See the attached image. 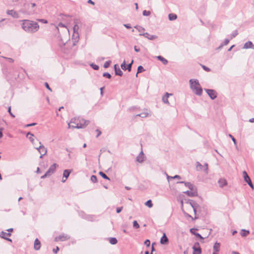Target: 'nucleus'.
Returning a JSON list of instances; mask_svg holds the SVG:
<instances>
[{
  "instance_id": "nucleus-1",
  "label": "nucleus",
  "mask_w": 254,
  "mask_h": 254,
  "mask_svg": "<svg viewBox=\"0 0 254 254\" xmlns=\"http://www.w3.org/2000/svg\"><path fill=\"white\" fill-rule=\"evenodd\" d=\"M22 29L28 33H35L39 29L38 23L29 20H24L21 25Z\"/></svg>"
},
{
  "instance_id": "nucleus-2",
  "label": "nucleus",
  "mask_w": 254,
  "mask_h": 254,
  "mask_svg": "<svg viewBox=\"0 0 254 254\" xmlns=\"http://www.w3.org/2000/svg\"><path fill=\"white\" fill-rule=\"evenodd\" d=\"M89 123L88 120H85L79 118H74L71 119L68 125L69 128H82L86 127Z\"/></svg>"
},
{
  "instance_id": "nucleus-3",
  "label": "nucleus",
  "mask_w": 254,
  "mask_h": 254,
  "mask_svg": "<svg viewBox=\"0 0 254 254\" xmlns=\"http://www.w3.org/2000/svg\"><path fill=\"white\" fill-rule=\"evenodd\" d=\"M190 88L194 94L198 96H201L202 93V88L200 86L197 79H191L189 81Z\"/></svg>"
},
{
  "instance_id": "nucleus-4",
  "label": "nucleus",
  "mask_w": 254,
  "mask_h": 254,
  "mask_svg": "<svg viewBox=\"0 0 254 254\" xmlns=\"http://www.w3.org/2000/svg\"><path fill=\"white\" fill-rule=\"evenodd\" d=\"M36 4L35 3H26L24 4V13L32 15L36 13V9L35 8Z\"/></svg>"
},
{
  "instance_id": "nucleus-5",
  "label": "nucleus",
  "mask_w": 254,
  "mask_h": 254,
  "mask_svg": "<svg viewBox=\"0 0 254 254\" xmlns=\"http://www.w3.org/2000/svg\"><path fill=\"white\" fill-rule=\"evenodd\" d=\"M58 166V165L57 164L54 163L50 167V168L45 173V174L43 176L41 177V179H44L47 177L48 176H50L51 175H52L56 171V168Z\"/></svg>"
},
{
  "instance_id": "nucleus-6",
  "label": "nucleus",
  "mask_w": 254,
  "mask_h": 254,
  "mask_svg": "<svg viewBox=\"0 0 254 254\" xmlns=\"http://www.w3.org/2000/svg\"><path fill=\"white\" fill-rule=\"evenodd\" d=\"M243 175L245 181L248 183V184L249 185V186L252 189L254 190V185L252 182L251 179L249 177L246 171H244L243 172Z\"/></svg>"
},
{
  "instance_id": "nucleus-7",
  "label": "nucleus",
  "mask_w": 254,
  "mask_h": 254,
  "mask_svg": "<svg viewBox=\"0 0 254 254\" xmlns=\"http://www.w3.org/2000/svg\"><path fill=\"white\" fill-rule=\"evenodd\" d=\"M205 91L211 99L214 100L217 98V94L215 90L213 89H205Z\"/></svg>"
},
{
  "instance_id": "nucleus-8",
  "label": "nucleus",
  "mask_w": 254,
  "mask_h": 254,
  "mask_svg": "<svg viewBox=\"0 0 254 254\" xmlns=\"http://www.w3.org/2000/svg\"><path fill=\"white\" fill-rule=\"evenodd\" d=\"M177 184H184L185 186L189 189L190 190H196L195 186L192 183L190 182H178Z\"/></svg>"
},
{
  "instance_id": "nucleus-9",
  "label": "nucleus",
  "mask_w": 254,
  "mask_h": 254,
  "mask_svg": "<svg viewBox=\"0 0 254 254\" xmlns=\"http://www.w3.org/2000/svg\"><path fill=\"white\" fill-rule=\"evenodd\" d=\"M69 239L70 237L68 235L65 234H62L60 235L58 237H56L55 238V241H64Z\"/></svg>"
},
{
  "instance_id": "nucleus-10",
  "label": "nucleus",
  "mask_w": 254,
  "mask_h": 254,
  "mask_svg": "<svg viewBox=\"0 0 254 254\" xmlns=\"http://www.w3.org/2000/svg\"><path fill=\"white\" fill-rule=\"evenodd\" d=\"M39 144H40V145L39 146V152L41 154L40 158H42L43 156L44 155H45L46 154V153L47 152V150L45 147V146L44 145L41 144L40 142H39Z\"/></svg>"
},
{
  "instance_id": "nucleus-11",
  "label": "nucleus",
  "mask_w": 254,
  "mask_h": 254,
  "mask_svg": "<svg viewBox=\"0 0 254 254\" xmlns=\"http://www.w3.org/2000/svg\"><path fill=\"white\" fill-rule=\"evenodd\" d=\"M139 35L143 36L150 40H153L157 38V36L154 35H150L149 33L147 32L144 33H140Z\"/></svg>"
},
{
  "instance_id": "nucleus-12",
  "label": "nucleus",
  "mask_w": 254,
  "mask_h": 254,
  "mask_svg": "<svg viewBox=\"0 0 254 254\" xmlns=\"http://www.w3.org/2000/svg\"><path fill=\"white\" fill-rule=\"evenodd\" d=\"M11 236V234L10 233H7V232H4V231H2L0 233V237L3 239H4L9 242H11L12 240L11 239H9V238H7V236Z\"/></svg>"
},
{
  "instance_id": "nucleus-13",
  "label": "nucleus",
  "mask_w": 254,
  "mask_h": 254,
  "mask_svg": "<svg viewBox=\"0 0 254 254\" xmlns=\"http://www.w3.org/2000/svg\"><path fill=\"white\" fill-rule=\"evenodd\" d=\"M114 69H115V74L116 75H119L120 76H122L123 75V71L120 68L118 64H116L114 65Z\"/></svg>"
},
{
  "instance_id": "nucleus-14",
  "label": "nucleus",
  "mask_w": 254,
  "mask_h": 254,
  "mask_svg": "<svg viewBox=\"0 0 254 254\" xmlns=\"http://www.w3.org/2000/svg\"><path fill=\"white\" fill-rule=\"evenodd\" d=\"M8 15H11L13 18H18V14L17 12L13 10H8L6 11Z\"/></svg>"
},
{
  "instance_id": "nucleus-15",
  "label": "nucleus",
  "mask_w": 254,
  "mask_h": 254,
  "mask_svg": "<svg viewBox=\"0 0 254 254\" xmlns=\"http://www.w3.org/2000/svg\"><path fill=\"white\" fill-rule=\"evenodd\" d=\"M41 248V243L38 239L36 238L34 241V249L36 251L39 250Z\"/></svg>"
},
{
  "instance_id": "nucleus-16",
  "label": "nucleus",
  "mask_w": 254,
  "mask_h": 254,
  "mask_svg": "<svg viewBox=\"0 0 254 254\" xmlns=\"http://www.w3.org/2000/svg\"><path fill=\"white\" fill-rule=\"evenodd\" d=\"M136 161L139 163H142L144 161V154L142 151L136 157Z\"/></svg>"
},
{
  "instance_id": "nucleus-17",
  "label": "nucleus",
  "mask_w": 254,
  "mask_h": 254,
  "mask_svg": "<svg viewBox=\"0 0 254 254\" xmlns=\"http://www.w3.org/2000/svg\"><path fill=\"white\" fill-rule=\"evenodd\" d=\"M168 242V239L165 233H164L163 236L161 238L160 243L162 245H165V244H166Z\"/></svg>"
},
{
  "instance_id": "nucleus-18",
  "label": "nucleus",
  "mask_w": 254,
  "mask_h": 254,
  "mask_svg": "<svg viewBox=\"0 0 254 254\" xmlns=\"http://www.w3.org/2000/svg\"><path fill=\"white\" fill-rule=\"evenodd\" d=\"M220 250V244L218 242H216L213 247V251L219 252Z\"/></svg>"
},
{
  "instance_id": "nucleus-19",
  "label": "nucleus",
  "mask_w": 254,
  "mask_h": 254,
  "mask_svg": "<svg viewBox=\"0 0 254 254\" xmlns=\"http://www.w3.org/2000/svg\"><path fill=\"white\" fill-rule=\"evenodd\" d=\"M172 94H169L168 93H166L165 95L162 98V100H163V102L164 103H166V104H169V101H168V97L170 95H172Z\"/></svg>"
},
{
  "instance_id": "nucleus-20",
  "label": "nucleus",
  "mask_w": 254,
  "mask_h": 254,
  "mask_svg": "<svg viewBox=\"0 0 254 254\" xmlns=\"http://www.w3.org/2000/svg\"><path fill=\"white\" fill-rule=\"evenodd\" d=\"M158 60L162 62L164 65H166L168 63V61L161 56H158L157 57Z\"/></svg>"
},
{
  "instance_id": "nucleus-21",
  "label": "nucleus",
  "mask_w": 254,
  "mask_h": 254,
  "mask_svg": "<svg viewBox=\"0 0 254 254\" xmlns=\"http://www.w3.org/2000/svg\"><path fill=\"white\" fill-rule=\"evenodd\" d=\"M188 203H189V204L190 205L191 207L193 208V211L194 213H196V204L193 202V201L191 200H189L187 202Z\"/></svg>"
},
{
  "instance_id": "nucleus-22",
  "label": "nucleus",
  "mask_w": 254,
  "mask_h": 254,
  "mask_svg": "<svg viewBox=\"0 0 254 254\" xmlns=\"http://www.w3.org/2000/svg\"><path fill=\"white\" fill-rule=\"evenodd\" d=\"M218 184L221 188L227 185V181L224 179H220L218 181Z\"/></svg>"
},
{
  "instance_id": "nucleus-23",
  "label": "nucleus",
  "mask_w": 254,
  "mask_h": 254,
  "mask_svg": "<svg viewBox=\"0 0 254 254\" xmlns=\"http://www.w3.org/2000/svg\"><path fill=\"white\" fill-rule=\"evenodd\" d=\"M188 196L192 197L197 195V191H184Z\"/></svg>"
},
{
  "instance_id": "nucleus-24",
  "label": "nucleus",
  "mask_w": 254,
  "mask_h": 254,
  "mask_svg": "<svg viewBox=\"0 0 254 254\" xmlns=\"http://www.w3.org/2000/svg\"><path fill=\"white\" fill-rule=\"evenodd\" d=\"M253 46V43L251 41H248L244 44L243 48L246 49L252 48Z\"/></svg>"
},
{
  "instance_id": "nucleus-25",
  "label": "nucleus",
  "mask_w": 254,
  "mask_h": 254,
  "mask_svg": "<svg viewBox=\"0 0 254 254\" xmlns=\"http://www.w3.org/2000/svg\"><path fill=\"white\" fill-rule=\"evenodd\" d=\"M71 172V170H67V169L64 170V173H63V177H64L66 180L69 176Z\"/></svg>"
},
{
  "instance_id": "nucleus-26",
  "label": "nucleus",
  "mask_w": 254,
  "mask_h": 254,
  "mask_svg": "<svg viewBox=\"0 0 254 254\" xmlns=\"http://www.w3.org/2000/svg\"><path fill=\"white\" fill-rule=\"evenodd\" d=\"M193 254H200L201 253V249L199 247L196 248L195 246H193Z\"/></svg>"
},
{
  "instance_id": "nucleus-27",
  "label": "nucleus",
  "mask_w": 254,
  "mask_h": 254,
  "mask_svg": "<svg viewBox=\"0 0 254 254\" xmlns=\"http://www.w3.org/2000/svg\"><path fill=\"white\" fill-rule=\"evenodd\" d=\"M166 176H167V180H168L169 182H170V179L173 180V179H181L180 176L178 175H176L174 177H171V176H169L166 173Z\"/></svg>"
},
{
  "instance_id": "nucleus-28",
  "label": "nucleus",
  "mask_w": 254,
  "mask_h": 254,
  "mask_svg": "<svg viewBox=\"0 0 254 254\" xmlns=\"http://www.w3.org/2000/svg\"><path fill=\"white\" fill-rule=\"evenodd\" d=\"M249 233L250 231L245 229H242L240 232V234L242 237H246Z\"/></svg>"
},
{
  "instance_id": "nucleus-29",
  "label": "nucleus",
  "mask_w": 254,
  "mask_h": 254,
  "mask_svg": "<svg viewBox=\"0 0 254 254\" xmlns=\"http://www.w3.org/2000/svg\"><path fill=\"white\" fill-rule=\"evenodd\" d=\"M134 28L136 29L140 33H143V32L145 31V29L139 25H136L134 27Z\"/></svg>"
},
{
  "instance_id": "nucleus-30",
  "label": "nucleus",
  "mask_w": 254,
  "mask_h": 254,
  "mask_svg": "<svg viewBox=\"0 0 254 254\" xmlns=\"http://www.w3.org/2000/svg\"><path fill=\"white\" fill-rule=\"evenodd\" d=\"M168 17L170 20H174L177 18V15L174 13H170L169 14Z\"/></svg>"
},
{
  "instance_id": "nucleus-31",
  "label": "nucleus",
  "mask_w": 254,
  "mask_h": 254,
  "mask_svg": "<svg viewBox=\"0 0 254 254\" xmlns=\"http://www.w3.org/2000/svg\"><path fill=\"white\" fill-rule=\"evenodd\" d=\"M149 115V113L146 112H144L143 113H141L140 114H137L136 115V117H140L141 118H145L147 117Z\"/></svg>"
},
{
  "instance_id": "nucleus-32",
  "label": "nucleus",
  "mask_w": 254,
  "mask_h": 254,
  "mask_svg": "<svg viewBox=\"0 0 254 254\" xmlns=\"http://www.w3.org/2000/svg\"><path fill=\"white\" fill-rule=\"evenodd\" d=\"M144 70H145V69H144V68L142 66H141V65L138 66L137 67V73H136V76H137L138 73H141V72H143Z\"/></svg>"
},
{
  "instance_id": "nucleus-33",
  "label": "nucleus",
  "mask_w": 254,
  "mask_h": 254,
  "mask_svg": "<svg viewBox=\"0 0 254 254\" xmlns=\"http://www.w3.org/2000/svg\"><path fill=\"white\" fill-rule=\"evenodd\" d=\"M109 242L112 245H115L117 243L118 241L116 238H110L109 239Z\"/></svg>"
},
{
  "instance_id": "nucleus-34",
  "label": "nucleus",
  "mask_w": 254,
  "mask_h": 254,
  "mask_svg": "<svg viewBox=\"0 0 254 254\" xmlns=\"http://www.w3.org/2000/svg\"><path fill=\"white\" fill-rule=\"evenodd\" d=\"M99 174L104 179L110 180V178L103 172H99Z\"/></svg>"
},
{
  "instance_id": "nucleus-35",
  "label": "nucleus",
  "mask_w": 254,
  "mask_h": 254,
  "mask_svg": "<svg viewBox=\"0 0 254 254\" xmlns=\"http://www.w3.org/2000/svg\"><path fill=\"white\" fill-rule=\"evenodd\" d=\"M196 164V168L198 171L202 170L203 169L204 170V166H202L199 162H197Z\"/></svg>"
},
{
  "instance_id": "nucleus-36",
  "label": "nucleus",
  "mask_w": 254,
  "mask_h": 254,
  "mask_svg": "<svg viewBox=\"0 0 254 254\" xmlns=\"http://www.w3.org/2000/svg\"><path fill=\"white\" fill-rule=\"evenodd\" d=\"M145 204L146 206H148L149 208H151L153 206V204H152V201H151V200L150 199L147 200L145 202Z\"/></svg>"
},
{
  "instance_id": "nucleus-37",
  "label": "nucleus",
  "mask_w": 254,
  "mask_h": 254,
  "mask_svg": "<svg viewBox=\"0 0 254 254\" xmlns=\"http://www.w3.org/2000/svg\"><path fill=\"white\" fill-rule=\"evenodd\" d=\"M133 63V61L132 60L130 64H129L127 65L126 68H127V70H128V71H130L131 70V66H132V64Z\"/></svg>"
},
{
  "instance_id": "nucleus-38",
  "label": "nucleus",
  "mask_w": 254,
  "mask_h": 254,
  "mask_svg": "<svg viewBox=\"0 0 254 254\" xmlns=\"http://www.w3.org/2000/svg\"><path fill=\"white\" fill-rule=\"evenodd\" d=\"M150 14H151V12L148 10H144L142 12V14L143 16H147L150 15Z\"/></svg>"
},
{
  "instance_id": "nucleus-39",
  "label": "nucleus",
  "mask_w": 254,
  "mask_h": 254,
  "mask_svg": "<svg viewBox=\"0 0 254 254\" xmlns=\"http://www.w3.org/2000/svg\"><path fill=\"white\" fill-rule=\"evenodd\" d=\"M103 76L105 77H106L108 79H110L112 77L110 73H109V72H104L103 73Z\"/></svg>"
},
{
  "instance_id": "nucleus-40",
  "label": "nucleus",
  "mask_w": 254,
  "mask_h": 254,
  "mask_svg": "<svg viewBox=\"0 0 254 254\" xmlns=\"http://www.w3.org/2000/svg\"><path fill=\"white\" fill-rule=\"evenodd\" d=\"M90 180L93 183H96L97 182V177L95 175H92Z\"/></svg>"
},
{
  "instance_id": "nucleus-41",
  "label": "nucleus",
  "mask_w": 254,
  "mask_h": 254,
  "mask_svg": "<svg viewBox=\"0 0 254 254\" xmlns=\"http://www.w3.org/2000/svg\"><path fill=\"white\" fill-rule=\"evenodd\" d=\"M111 63V61H108L106 62L104 64V67L106 68L109 67V66L110 65Z\"/></svg>"
},
{
  "instance_id": "nucleus-42",
  "label": "nucleus",
  "mask_w": 254,
  "mask_h": 254,
  "mask_svg": "<svg viewBox=\"0 0 254 254\" xmlns=\"http://www.w3.org/2000/svg\"><path fill=\"white\" fill-rule=\"evenodd\" d=\"M90 66L94 70H98L99 68V66L98 65H96V64H93V63L90 64Z\"/></svg>"
},
{
  "instance_id": "nucleus-43",
  "label": "nucleus",
  "mask_w": 254,
  "mask_h": 254,
  "mask_svg": "<svg viewBox=\"0 0 254 254\" xmlns=\"http://www.w3.org/2000/svg\"><path fill=\"white\" fill-rule=\"evenodd\" d=\"M121 68L124 70H127V65H126V61H124V62L121 64Z\"/></svg>"
},
{
  "instance_id": "nucleus-44",
  "label": "nucleus",
  "mask_w": 254,
  "mask_h": 254,
  "mask_svg": "<svg viewBox=\"0 0 254 254\" xmlns=\"http://www.w3.org/2000/svg\"><path fill=\"white\" fill-rule=\"evenodd\" d=\"M133 227L136 229L139 228V225L135 220L133 222Z\"/></svg>"
},
{
  "instance_id": "nucleus-45",
  "label": "nucleus",
  "mask_w": 254,
  "mask_h": 254,
  "mask_svg": "<svg viewBox=\"0 0 254 254\" xmlns=\"http://www.w3.org/2000/svg\"><path fill=\"white\" fill-rule=\"evenodd\" d=\"M238 34L237 30L234 31L233 33L231 35V39L235 38Z\"/></svg>"
},
{
  "instance_id": "nucleus-46",
  "label": "nucleus",
  "mask_w": 254,
  "mask_h": 254,
  "mask_svg": "<svg viewBox=\"0 0 254 254\" xmlns=\"http://www.w3.org/2000/svg\"><path fill=\"white\" fill-rule=\"evenodd\" d=\"M8 112L10 114V115L12 117L14 118L15 116L13 114V113L11 111V107H9L8 108Z\"/></svg>"
},
{
  "instance_id": "nucleus-47",
  "label": "nucleus",
  "mask_w": 254,
  "mask_h": 254,
  "mask_svg": "<svg viewBox=\"0 0 254 254\" xmlns=\"http://www.w3.org/2000/svg\"><path fill=\"white\" fill-rule=\"evenodd\" d=\"M229 41H230V39H225L223 43H222V44L224 46L227 45L229 43Z\"/></svg>"
},
{
  "instance_id": "nucleus-48",
  "label": "nucleus",
  "mask_w": 254,
  "mask_h": 254,
  "mask_svg": "<svg viewBox=\"0 0 254 254\" xmlns=\"http://www.w3.org/2000/svg\"><path fill=\"white\" fill-rule=\"evenodd\" d=\"M3 58L7 60L10 63H13L14 62V60L10 58H7L5 57H2Z\"/></svg>"
},
{
  "instance_id": "nucleus-49",
  "label": "nucleus",
  "mask_w": 254,
  "mask_h": 254,
  "mask_svg": "<svg viewBox=\"0 0 254 254\" xmlns=\"http://www.w3.org/2000/svg\"><path fill=\"white\" fill-rule=\"evenodd\" d=\"M202 67L206 71L209 72L210 71V69L205 65H202Z\"/></svg>"
},
{
  "instance_id": "nucleus-50",
  "label": "nucleus",
  "mask_w": 254,
  "mask_h": 254,
  "mask_svg": "<svg viewBox=\"0 0 254 254\" xmlns=\"http://www.w3.org/2000/svg\"><path fill=\"white\" fill-rule=\"evenodd\" d=\"M60 16L61 17V18L63 19V20H64V19H65V18H67L69 17L68 15H64V14H61L60 15Z\"/></svg>"
},
{
  "instance_id": "nucleus-51",
  "label": "nucleus",
  "mask_w": 254,
  "mask_h": 254,
  "mask_svg": "<svg viewBox=\"0 0 254 254\" xmlns=\"http://www.w3.org/2000/svg\"><path fill=\"white\" fill-rule=\"evenodd\" d=\"M229 136L231 138V139L232 140V141H233L234 144H236V139L234 137V136L233 135H232L231 134H229Z\"/></svg>"
},
{
  "instance_id": "nucleus-52",
  "label": "nucleus",
  "mask_w": 254,
  "mask_h": 254,
  "mask_svg": "<svg viewBox=\"0 0 254 254\" xmlns=\"http://www.w3.org/2000/svg\"><path fill=\"white\" fill-rule=\"evenodd\" d=\"M144 245L147 247H149L150 245V242L149 240H146L144 242Z\"/></svg>"
},
{
  "instance_id": "nucleus-53",
  "label": "nucleus",
  "mask_w": 254,
  "mask_h": 254,
  "mask_svg": "<svg viewBox=\"0 0 254 254\" xmlns=\"http://www.w3.org/2000/svg\"><path fill=\"white\" fill-rule=\"evenodd\" d=\"M124 26L127 29H130L131 28L130 24H124Z\"/></svg>"
},
{
  "instance_id": "nucleus-54",
  "label": "nucleus",
  "mask_w": 254,
  "mask_h": 254,
  "mask_svg": "<svg viewBox=\"0 0 254 254\" xmlns=\"http://www.w3.org/2000/svg\"><path fill=\"white\" fill-rule=\"evenodd\" d=\"M45 87L50 91H52L51 88L50 87L48 83L47 82L45 83Z\"/></svg>"
},
{
  "instance_id": "nucleus-55",
  "label": "nucleus",
  "mask_w": 254,
  "mask_h": 254,
  "mask_svg": "<svg viewBox=\"0 0 254 254\" xmlns=\"http://www.w3.org/2000/svg\"><path fill=\"white\" fill-rule=\"evenodd\" d=\"M38 21H40V22H42V23H48V21L46 19H38Z\"/></svg>"
},
{
  "instance_id": "nucleus-56",
  "label": "nucleus",
  "mask_w": 254,
  "mask_h": 254,
  "mask_svg": "<svg viewBox=\"0 0 254 254\" xmlns=\"http://www.w3.org/2000/svg\"><path fill=\"white\" fill-rule=\"evenodd\" d=\"M28 138H29V139L31 141V142L33 143V144H34V141H35V140L33 138V136H28Z\"/></svg>"
},
{
  "instance_id": "nucleus-57",
  "label": "nucleus",
  "mask_w": 254,
  "mask_h": 254,
  "mask_svg": "<svg viewBox=\"0 0 254 254\" xmlns=\"http://www.w3.org/2000/svg\"><path fill=\"white\" fill-rule=\"evenodd\" d=\"M204 171L206 172L208 169V164L205 163L204 166Z\"/></svg>"
},
{
  "instance_id": "nucleus-58",
  "label": "nucleus",
  "mask_w": 254,
  "mask_h": 254,
  "mask_svg": "<svg viewBox=\"0 0 254 254\" xmlns=\"http://www.w3.org/2000/svg\"><path fill=\"white\" fill-rule=\"evenodd\" d=\"M123 209V207H117V209H116V211H117V212L118 213H120L121 212V211Z\"/></svg>"
},
{
  "instance_id": "nucleus-59",
  "label": "nucleus",
  "mask_w": 254,
  "mask_h": 254,
  "mask_svg": "<svg viewBox=\"0 0 254 254\" xmlns=\"http://www.w3.org/2000/svg\"><path fill=\"white\" fill-rule=\"evenodd\" d=\"M36 125V123H31V124H27V125H25V127H28L33 126H35Z\"/></svg>"
},
{
  "instance_id": "nucleus-60",
  "label": "nucleus",
  "mask_w": 254,
  "mask_h": 254,
  "mask_svg": "<svg viewBox=\"0 0 254 254\" xmlns=\"http://www.w3.org/2000/svg\"><path fill=\"white\" fill-rule=\"evenodd\" d=\"M3 129V128H2V127L0 128V138H1L3 136V133H2Z\"/></svg>"
},
{
  "instance_id": "nucleus-61",
  "label": "nucleus",
  "mask_w": 254,
  "mask_h": 254,
  "mask_svg": "<svg viewBox=\"0 0 254 254\" xmlns=\"http://www.w3.org/2000/svg\"><path fill=\"white\" fill-rule=\"evenodd\" d=\"M134 49L136 52H139L140 51V49L137 48L136 46H134Z\"/></svg>"
},
{
  "instance_id": "nucleus-62",
  "label": "nucleus",
  "mask_w": 254,
  "mask_h": 254,
  "mask_svg": "<svg viewBox=\"0 0 254 254\" xmlns=\"http://www.w3.org/2000/svg\"><path fill=\"white\" fill-rule=\"evenodd\" d=\"M96 131L97 132V135L96 137H98L101 134V131H100L98 129H97L96 130Z\"/></svg>"
},
{
  "instance_id": "nucleus-63",
  "label": "nucleus",
  "mask_w": 254,
  "mask_h": 254,
  "mask_svg": "<svg viewBox=\"0 0 254 254\" xmlns=\"http://www.w3.org/2000/svg\"><path fill=\"white\" fill-rule=\"evenodd\" d=\"M59 250V247H57L56 249H53V252H54V253L56 254V253H57V252H58V251Z\"/></svg>"
},
{
  "instance_id": "nucleus-64",
  "label": "nucleus",
  "mask_w": 254,
  "mask_h": 254,
  "mask_svg": "<svg viewBox=\"0 0 254 254\" xmlns=\"http://www.w3.org/2000/svg\"><path fill=\"white\" fill-rule=\"evenodd\" d=\"M58 25H59V26L61 27L66 28V26H65V25L61 22L59 23Z\"/></svg>"
}]
</instances>
